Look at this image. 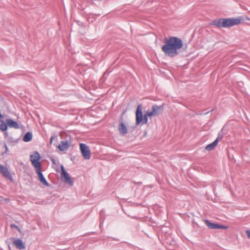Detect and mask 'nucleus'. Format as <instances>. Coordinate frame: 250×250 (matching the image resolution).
Returning a JSON list of instances; mask_svg holds the SVG:
<instances>
[{"instance_id": "f257e3e1", "label": "nucleus", "mask_w": 250, "mask_h": 250, "mask_svg": "<svg viewBox=\"0 0 250 250\" xmlns=\"http://www.w3.org/2000/svg\"><path fill=\"white\" fill-rule=\"evenodd\" d=\"M164 43L162 50L166 56L170 58L178 56L184 45L182 40L176 37L165 38Z\"/></svg>"}, {"instance_id": "f03ea898", "label": "nucleus", "mask_w": 250, "mask_h": 250, "mask_svg": "<svg viewBox=\"0 0 250 250\" xmlns=\"http://www.w3.org/2000/svg\"><path fill=\"white\" fill-rule=\"evenodd\" d=\"M243 20L242 17L237 18H220L213 20L211 24L219 28H229L239 24Z\"/></svg>"}, {"instance_id": "7ed1b4c3", "label": "nucleus", "mask_w": 250, "mask_h": 250, "mask_svg": "<svg viewBox=\"0 0 250 250\" xmlns=\"http://www.w3.org/2000/svg\"><path fill=\"white\" fill-rule=\"evenodd\" d=\"M142 105L140 104L138 105L136 111V124L137 125H139L141 122L143 124H146L147 123V117H152V116L148 115L147 110L146 113L143 116L142 113Z\"/></svg>"}, {"instance_id": "20e7f679", "label": "nucleus", "mask_w": 250, "mask_h": 250, "mask_svg": "<svg viewBox=\"0 0 250 250\" xmlns=\"http://www.w3.org/2000/svg\"><path fill=\"white\" fill-rule=\"evenodd\" d=\"M61 179L64 183L70 186L73 185V181L69 176V174L65 171L64 167L62 165L61 166Z\"/></svg>"}, {"instance_id": "39448f33", "label": "nucleus", "mask_w": 250, "mask_h": 250, "mask_svg": "<svg viewBox=\"0 0 250 250\" xmlns=\"http://www.w3.org/2000/svg\"><path fill=\"white\" fill-rule=\"evenodd\" d=\"M40 158V155L37 151H35L34 153L30 156V161L35 168L41 167V164L39 161Z\"/></svg>"}, {"instance_id": "423d86ee", "label": "nucleus", "mask_w": 250, "mask_h": 250, "mask_svg": "<svg viewBox=\"0 0 250 250\" xmlns=\"http://www.w3.org/2000/svg\"><path fill=\"white\" fill-rule=\"evenodd\" d=\"M80 148L83 157L85 160H89L91 157V152L88 146L84 144L81 143Z\"/></svg>"}, {"instance_id": "0eeeda50", "label": "nucleus", "mask_w": 250, "mask_h": 250, "mask_svg": "<svg viewBox=\"0 0 250 250\" xmlns=\"http://www.w3.org/2000/svg\"><path fill=\"white\" fill-rule=\"evenodd\" d=\"M164 110V104L161 105H154L152 106V110H147L148 115L156 116L161 114Z\"/></svg>"}, {"instance_id": "6e6552de", "label": "nucleus", "mask_w": 250, "mask_h": 250, "mask_svg": "<svg viewBox=\"0 0 250 250\" xmlns=\"http://www.w3.org/2000/svg\"><path fill=\"white\" fill-rule=\"evenodd\" d=\"M0 173L11 182H13V176L7 167L0 165Z\"/></svg>"}, {"instance_id": "1a4fd4ad", "label": "nucleus", "mask_w": 250, "mask_h": 250, "mask_svg": "<svg viewBox=\"0 0 250 250\" xmlns=\"http://www.w3.org/2000/svg\"><path fill=\"white\" fill-rule=\"evenodd\" d=\"M36 172L38 175L39 179L40 181V182L43 184L44 185L48 187L49 186V184L46 180L45 178H44L42 170H41V167L39 168H36Z\"/></svg>"}, {"instance_id": "9d476101", "label": "nucleus", "mask_w": 250, "mask_h": 250, "mask_svg": "<svg viewBox=\"0 0 250 250\" xmlns=\"http://www.w3.org/2000/svg\"><path fill=\"white\" fill-rule=\"evenodd\" d=\"M70 143L67 140H63L61 142V143L58 146V148L62 151L67 150L70 147Z\"/></svg>"}, {"instance_id": "9b49d317", "label": "nucleus", "mask_w": 250, "mask_h": 250, "mask_svg": "<svg viewBox=\"0 0 250 250\" xmlns=\"http://www.w3.org/2000/svg\"><path fill=\"white\" fill-rule=\"evenodd\" d=\"M13 245L17 249L19 250H24L25 249V245L22 241L20 238L15 239L13 242Z\"/></svg>"}, {"instance_id": "f8f14e48", "label": "nucleus", "mask_w": 250, "mask_h": 250, "mask_svg": "<svg viewBox=\"0 0 250 250\" xmlns=\"http://www.w3.org/2000/svg\"><path fill=\"white\" fill-rule=\"evenodd\" d=\"M6 122L8 125V126L10 128H14L15 129L20 128V125L18 122H17L11 119H6Z\"/></svg>"}, {"instance_id": "ddd939ff", "label": "nucleus", "mask_w": 250, "mask_h": 250, "mask_svg": "<svg viewBox=\"0 0 250 250\" xmlns=\"http://www.w3.org/2000/svg\"><path fill=\"white\" fill-rule=\"evenodd\" d=\"M120 133L123 136L126 135L127 133V129L126 125L122 122L120 123L118 128Z\"/></svg>"}, {"instance_id": "4468645a", "label": "nucleus", "mask_w": 250, "mask_h": 250, "mask_svg": "<svg viewBox=\"0 0 250 250\" xmlns=\"http://www.w3.org/2000/svg\"><path fill=\"white\" fill-rule=\"evenodd\" d=\"M219 137H218L214 142L212 143L207 145L205 149L207 150L210 151L212 150L217 145L219 141Z\"/></svg>"}, {"instance_id": "2eb2a0df", "label": "nucleus", "mask_w": 250, "mask_h": 250, "mask_svg": "<svg viewBox=\"0 0 250 250\" xmlns=\"http://www.w3.org/2000/svg\"><path fill=\"white\" fill-rule=\"evenodd\" d=\"M32 139V134L31 132H28L26 133L23 138V141L25 142L30 141Z\"/></svg>"}, {"instance_id": "dca6fc26", "label": "nucleus", "mask_w": 250, "mask_h": 250, "mask_svg": "<svg viewBox=\"0 0 250 250\" xmlns=\"http://www.w3.org/2000/svg\"><path fill=\"white\" fill-rule=\"evenodd\" d=\"M8 127V125L7 123L5 122L3 120H0V129L1 131H6Z\"/></svg>"}, {"instance_id": "f3484780", "label": "nucleus", "mask_w": 250, "mask_h": 250, "mask_svg": "<svg viewBox=\"0 0 250 250\" xmlns=\"http://www.w3.org/2000/svg\"><path fill=\"white\" fill-rule=\"evenodd\" d=\"M205 224L209 228V229H215V224L216 223H211L208 220H206L205 221Z\"/></svg>"}, {"instance_id": "a211bd4d", "label": "nucleus", "mask_w": 250, "mask_h": 250, "mask_svg": "<svg viewBox=\"0 0 250 250\" xmlns=\"http://www.w3.org/2000/svg\"><path fill=\"white\" fill-rule=\"evenodd\" d=\"M228 227L227 226L222 225L218 224H216L215 226V229H227Z\"/></svg>"}, {"instance_id": "6ab92c4d", "label": "nucleus", "mask_w": 250, "mask_h": 250, "mask_svg": "<svg viewBox=\"0 0 250 250\" xmlns=\"http://www.w3.org/2000/svg\"><path fill=\"white\" fill-rule=\"evenodd\" d=\"M10 227H11V228H15V229H18V230L20 231L19 227L17 225H16L14 224H11L10 225Z\"/></svg>"}, {"instance_id": "aec40b11", "label": "nucleus", "mask_w": 250, "mask_h": 250, "mask_svg": "<svg viewBox=\"0 0 250 250\" xmlns=\"http://www.w3.org/2000/svg\"><path fill=\"white\" fill-rule=\"evenodd\" d=\"M246 232L247 234L248 237L249 238H250V230H247Z\"/></svg>"}, {"instance_id": "412c9836", "label": "nucleus", "mask_w": 250, "mask_h": 250, "mask_svg": "<svg viewBox=\"0 0 250 250\" xmlns=\"http://www.w3.org/2000/svg\"><path fill=\"white\" fill-rule=\"evenodd\" d=\"M53 139H54V137H51L50 140V144H52Z\"/></svg>"}, {"instance_id": "4be33fe9", "label": "nucleus", "mask_w": 250, "mask_h": 250, "mask_svg": "<svg viewBox=\"0 0 250 250\" xmlns=\"http://www.w3.org/2000/svg\"><path fill=\"white\" fill-rule=\"evenodd\" d=\"M4 146L6 150H8V147L6 144H5Z\"/></svg>"}, {"instance_id": "5701e85b", "label": "nucleus", "mask_w": 250, "mask_h": 250, "mask_svg": "<svg viewBox=\"0 0 250 250\" xmlns=\"http://www.w3.org/2000/svg\"><path fill=\"white\" fill-rule=\"evenodd\" d=\"M4 135H5V137H6V136H8V133H7V132H6V131H5V132Z\"/></svg>"}, {"instance_id": "b1692460", "label": "nucleus", "mask_w": 250, "mask_h": 250, "mask_svg": "<svg viewBox=\"0 0 250 250\" xmlns=\"http://www.w3.org/2000/svg\"><path fill=\"white\" fill-rule=\"evenodd\" d=\"M246 19H247L248 20H250V19L248 17H246Z\"/></svg>"}]
</instances>
